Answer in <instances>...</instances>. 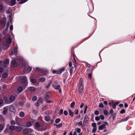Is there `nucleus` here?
<instances>
[{
	"label": "nucleus",
	"instance_id": "30",
	"mask_svg": "<svg viewBox=\"0 0 135 135\" xmlns=\"http://www.w3.org/2000/svg\"><path fill=\"white\" fill-rule=\"evenodd\" d=\"M7 43L10 44L12 42L11 39L10 38H8L7 40Z\"/></svg>",
	"mask_w": 135,
	"mask_h": 135
},
{
	"label": "nucleus",
	"instance_id": "1",
	"mask_svg": "<svg viewBox=\"0 0 135 135\" xmlns=\"http://www.w3.org/2000/svg\"><path fill=\"white\" fill-rule=\"evenodd\" d=\"M17 60L20 64L23 66H24L26 64V62L25 60L21 57H19L17 58Z\"/></svg>",
	"mask_w": 135,
	"mask_h": 135
},
{
	"label": "nucleus",
	"instance_id": "47",
	"mask_svg": "<svg viewBox=\"0 0 135 135\" xmlns=\"http://www.w3.org/2000/svg\"><path fill=\"white\" fill-rule=\"evenodd\" d=\"M3 105V101L2 99H0V107Z\"/></svg>",
	"mask_w": 135,
	"mask_h": 135
},
{
	"label": "nucleus",
	"instance_id": "14",
	"mask_svg": "<svg viewBox=\"0 0 135 135\" xmlns=\"http://www.w3.org/2000/svg\"><path fill=\"white\" fill-rule=\"evenodd\" d=\"M8 110V108L7 107H4V108L3 110V114L4 115H5L7 112Z\"/></svg>",
	"mask_w": 135,
	"mask_h": 135
},
{
	"label": "nucleus",
	"instance_id": "5",
	"mask_svg": "<svg viewBox=\"0 0 135 135\" xmlns=\"http://www.w3.org/2000/svg\"><path fill=\"white\" fill-rule=\"evenodd\" d=\"M83 82L81 81L79 89V93L81 94L83 93Z\"/></svg>",
	"mask_w": 135,
	"mask_h": 135
},
{
	"label": "nucleus",
	"instance_id": "28",
	"mask_svg": "<svg viewBox=\"0 0 135 135\" xmlns=\"http://www.w3.org/2000/svg\"><path fill=\"white\" fill-rule=\"evenodd\" d=\"M8 74L7 73H3L2 75V77L4 78H6L7 77Z\"/></svg>",
	"mask_w": 135,
	"mask_h": 135
},
{
	"label": "nucleus",
	"instance_id": "17",
	"mask_svg": "<svg viewBox=\"0 0 135 135\" xmlns=\"http://www.w3.org/2000/svg\"><path fill=\"white\" fill-rule=\"evenodd\" d=\"M31 79L30 80L31 82L32 83H36V80L35 79L32 78V77L31 76Z\"/></svg>",
	"mask_w": 135,
	"mask_h": 135
},
{
	"label": "nucleus",
	"instance_id": "7",
	"mask_svg": "<svg viewBox=\"0 0 135 135\" xmlns=\"http://www.w3.org/2000/svg\"><path fill=\"white\" fill-rule=\"evenodd\" d=\"M7 19L6 18L3 17L1 20H0V23L2 25L4 26L6 22Z\"/></svg>",
	"mask_w": 135,
	"mask_h": 135
},
{
	"label": "nucleus",
	"instance_id": "2",
	"mask_svg": "<svg viewBox=\"0 0 135 135\" xmlns=\"http://www.w3.org/2000/svg\"><path fill=\"white\" fill-rule=\"evenodd\" d=\"M106 125L108 126H109L108 123L106 122H103V124L99 126L98 129L99 130H102L106 128L105 126Z\"/></svg>",
	"mask_w": 135,
	"mask_h": 135
},
{
	"label": "nucleus",
	"instance_id": "43",
	"mask_svg": "<svg viewBox=\"0 0 135 135\" xmlns=\"http://www.w3.org/2000/svg\"><path fill=\"white\" fill-rule=\"evenodd\" d=\"M84 108L85 109H84V114H85L86 113V112L87 109L88 108V106L86 105H85V106Z\"/></svg>",
	"mask_w": 135,
	"mask_h": 135
},
{
	"label": "nucleus",
	"instance_id": "12",
	"mask_svg": "<svg viewBox=\"0 0 135 135\" xmlns=\"http://www.w3.org/2000/svg\"><path fill=\"white\" fill-rule=\"evenodd\" d=\"M27 89L28 91L33 92L35 91V88L34 87L31 86L29 87Z\"/></svg>",
	"mask_w": 135,
	"mask_h": 135
},
{
	"label": "nucleus",
	"instance_id": "22",
	"mask_svg": "<svg viewBox=\"0 0 135 135\" xmlns=\"http://www.w3.org/2000/svg\"><path fill=\"white\" fill-rule=\"evenodd\" d=\"M69 114L71 117L73 116V113L70 109L69 110Z\"/></svg>",
	"mask_w": 135,
	"mask_h": 135
},
{
	"label": "nucleus",
	"instance_id": "62",
	"mask_svg": "<svg viewBox=\"0 0 135 135\" xmlns=\"http://www.w3.org/2000/svg\"><path fill=\"white\" fill-rule=\"evenodd\" d=\"M116 105H115V104H114L113 103V104L112 105V107H113V108L114 109H115L116 108Z\"/></svg>",
	"mask_w": 135,
	"mask_h": 135
},
{
	"label": "nucleus",
	"instance_id": "39",
	"mask_svg": "<svg viewBox=\"0 0 135 135\" xmlns=\"http://www.w3.org/2000/svg\"><path fill=\"white\" fill-rule=\"evenodd\" d=\"M32 70V68L31 67H29L28 68L27 70V71L29 73Z\"/></svg>",
	"mask_w": 135,
	"mask_h": 135
},
{
	"label": "nucleus",
	"instance_id": "59",
	"mask_svg": "<svg viewBox=\"0 0 135 135\" xmlns=\"http://www.w3.org/2000/svg\"><path fill=\"white\" fill-rule=\"evenodd\" d=\"M3 8V5L2 4H0V10H2Z\"/></svg>",
	"mask_w": 135,
	"mask_h": 135
},
{
	"label": "nucleus",
	"instance_id": "55",
	"mask_svg": "<svg viewBox=\"0 0 135 135\" xmlns=\"http://www.w3.org/2000/svg\"><path fill=\"white\" fill-rule=\"evenodd\" d=\"M100 117L101 119L103 120L104 119V117L103 115H100Z\"/></svg>",
	"mask_w": 135,
	"mask_h": 135
},
{
	"label": "nucleus",
	"instance_id": "33",
	"mask_svg": "<svg viewBox=\"0 0 135 135\" xmlns=\"http://www.w3.org/2000/svg\"><path fill=\"white\" fill-rule=\"evenodd\" d=\"M75 131L78 133H79L81 132V129L79 128H76L75 129Z\"/></svg>",
	"mask_w": 135,
	"mask_h": 135
},
{
	"label": "nucleus",
	"instance_id": "16",
	"mask_svg": "<svg viewBox=\"0 0 135 135\" xmlns=\"http://www.w3.org/2000/svg\"><path fill=\"white\" fill-rule=\"evenodd\" d=\"M29 133V131L28 129H25L23 131V133L24 134H27Z\"/></svg>",
	"mask_w": 135,
	"mask_h": 135
},
{
	"label": "nucleus",
	"instance_id": "54",
	"mask_svg": "<svg viewBox=\"0 0 135 135\" xmlns=\"http://www.w3.org/2000/svg\"><path fill=\"white\" fill-rule=\"evenodd\" d=\"M79 110L78 109L75 110L74 111V113L75 114H77L78 113Z\"/></svg>",
	"mask_w": 135,
	"mask_h": 135
},
{
	"label": "nucleus",
	"instance_id": "32",
	"mask_svg": "<svg viewBox=\"0 0 135 135\" xmlns=\"http://www.w3.org/2000/svg\"><path fill=\"white\" fill-rule=\"evenodd\" d=\"M88 119V118L87 115H85L84 119V122L87 121Z\"/></svg>",
	"mask_w": 135,
	"mask_h": 135
},
{
	"label": "nucleus",
	"instance_id": "19",
	"mask_svg": "<svg viewBox=\"0 0 135 135\" xmlns=\"http://www.w3.org/2000/svg\"><path fill=\"white\" fill-rule=\"evenodd\" d=\"M52 73L54 74H61L62 73V71H56V70H54L53 71Z\"/></svg>",
	"mask_w": 135,
	"mask_h": 135
},
{
	"label": "nucleus",
	"instance_id": "26",
	"mask_svg": "<svg viewBox=\"0 0 135 135\" xmlns=\"http://www.w3.org/2000/svg\"><path fill=\"white\" fill-rule=\"evenodd\" d=\"M23 90V88L22 87L20 86L18 88V91L20 92H21Z\"/></svg>",
	"mask_w": 135,
	"mask_h": 135
},
{
	"label": "nucleus",
	"instance_id": "35",
	"mask_svg": "<svg viewBox=\"0 0 135 135\" xmlns=\"http://www.w3.org/2000/svg\"><path fill=\"white\" fill-rule=\"evenodd\" d=\"M4 127L1 124L0 125V132H1L4 129Z\"/></svg>",
	"mask_w": 135,
	"mask_h": 135
},
{
	"label": "nucleus",
	"instance_id": "27",
	"mask_svg": "<svg viewBox=\"0 0 135 135\" xmlns=\"http://www.w3.org/2000/svg\"><path fill=\"white\" fill-rule=\"evenodd\" d=\"M25 113L24 112H20L19 114L20 116L21 117H23L24 116Z\"/></svg>",
	"mask_w": 135,
	"mask_h": 135
},
{
	"label": "nucleus",
	"instance_id": "42",
	"mask_svg": "<svg viewBox=\"0 0 135 135\" xmlns=\"http://www.w3.org/2000/svg\"><path fill=\"white\" fill-rule=\"evenodd\" d=\"M26 1V0H21L20 2L19 3L21 4L23 3Z\"/></svg>",
	"mask_w": 135,
	"mask_h": 135
},
{
	"label": "nucleus",
	"instance_id": "57",
	"mask_svg": "<svg viewBox=\"0 0 135 135\" xmlns=\"http://www.w3.org/2000/svg\"><path fill=\"white\" fill-rule=\"evenodd\" d=\"M64 114L65 115H66L68 114V112L66 110H65L64 112Z\"/></svg>",
	"mask_w": 135,
	"mask_h": 135
},
{
	"label": "nucleus",
	"instance_id": "58",
	"mask_svg": "<svg viewBox=\"0 0 135 135\" xmlns=\"http://www.w3.org/2000/svg\"><path fill=\"white\" fill-rule=\"evenodd\" d=\"M63 109H61L60 110V113H59L60 115H61V114H63Z\"/></svg>",
	"mask_w": 135,
	"mask_h": 135
},
{
	"label": "nucleus",
	"instance_id": "20",
	"mask_svg": "<svg viewBox=\"0 0 135 135\" xmlns=\"http://www.w3.org/2000/svg\"><path fill=\"white\" fill-rule=\"evenodd\" d=\"M40 124L38 122H36L35 124V126L36 128H38L40 127Z\"/></svg>",
	"mask_w": 135,
	"mask_h": 135
},
{
	"label": "nucleus",
	"instance_id": "34",
	"mask_svg": "<svg viewBox=\"0 0 135 135\" xmlns=\"http://www.w3.org/2000/svg\"><path fill=\"white\" fill-rule=\"evenodd\" d=\"M73 70V67H71L70 69V75L72 73Z\"/></svg>",
	"mask_w": 135,
	"mask_h": 135
},
{
	"label": "nucleus",
	"instance_id": "40",
	"mask_svg": "<svg viewBox=\"0 0 135 135\" xmlns=\"http://www.w3.org/2000/svg\"><path fill=\"white\" fill-rule=\"evenodd\" d=\"M42 73L46 75L48 73V72L46 70H44L42 71Z\"/></svg>",
	"mask_w": 135,
	"mask_h": 135
},
{
	"label": "nucleus",
	"instance_id": "8",
	"mask_svg": "<svg viewBox=\"0 0 135 135\" xmlns=\"http://www.w3.org/2000/svg\"><path fill=\"white\" fill-rule=\"evenodd\" d=\"M53 88L55 89H59V92L60 93H61V89H60V86L59 85H52Z\"/></svg>",
	"mask_w": 135,
	"mask_h": 135
},
{
	"label": "nucleus",
	"instance_id": "29",
	"mask_svg": "<svg viewBox=\"0 0 135 135\" xmlns=\"http://www.w3.org/2000/svg\"><path fill=\"white\" fill-rule=\"evenodd\" d=\"M54 125H56L57 128H60L62 126V124L61 123H60L58 124H54Z\"/></svg>",
	"mask_w": 135,
	"mask_h": 135
},
{
	"label": "nucleus",
	"instance_id": "52",
	"mask_svg": "<svg viewBox=\"0 0 135 135\" xmlns=\"http://www.w3.org/2000/svg\"><path fill=\"white\" fill-rule=\"evenodd\" d=\"M45 101L47 103H50L52 102V101L47 99L45 100Z\"/></svg>",
	"mask_w": 135,
	"mask_h": 135
},
{
	"label": "nucleus",
	"instance_id": "31",
	"mask_svg": "<svg viewBox=\"0 0 135 135\" xmlns=\"http://www.w3.org/2000/svg\"><path fill=\"white\" fill-rule=\"evenodd\" d=\"M45 78L42 77L40 79L39 81L41 82H42L44 81H45Z\"/></svg>",
	"mask_w": 135,
	"mask_h": 135
},
{
	"label": "nucleus",
	"instance_id": "24",
	"mask_svg": "<svg viewBox=\"0 0 135 135\" xmlns=\"http://www.w3.org/2000/svg\"><path fill=\"white\" fill-rule=\"evenodd\" d=\"M51 82L50 81L49 82L46 86V89H48L50 86L51 84Z\"/></svg>",
	"mask_w": 135,
	"mask_h": 135
},
{
	"label": "nucleus",
	"instance_id": "15",
	"mask_svg": "<svg viewBox=\"0 0 135 135\" xmlns=\"http://www.w3.org/2000/svg\"><path fill=\"white\" fill-rule=\"evenodd\" d=\"M16 127L15 126L11 125L9 127V129L11 131H13L15 129Z\"/></svg>",
	"mask_w": 135,
	"mask_h": 135
},
{
	"label": "nucleus",
	"instance_id": "50",
	"mask_svg": "<svg viewBox=\"0 0 135 135\" xmlns=\"http://www.w3.org/2000/svg\"><path fill=\"white\" fill-rule=\"evenodd\" d=\"M99 107H101L102 108H103L104 107L102 103H100V104L99 105Z\"/></svg>",
	"mask_w": 135,
	"mask_h": 135
},
{
	"label": "nucleus",
	"instance_id": "23",
	"mask_svg": "<svg viewBox=\"0 0 135 135\" xmlns=\"http://www.w3.org/2000/svg\"><path fill=\"white\" fill-rule=\"evenodd\" d=\"M37 101L39 103H42L43 102V99L42 98H39L38 99Z\"/></svg>",
	"mask_w": 135,
	"mask_h": 135
},
{
	"label": "nucleus",
	"instance_id": "37",
	"mask_svg": "<svg viewBox=\"0 0 135 135\" xmlns=\"http://www.w3.org/2000/svg\"><path fill=\"white\" fill-rule=\"evenodd\" d=\"M103 113L104 114L106 115H108L109 114L108 112L107 111V110H104Z\"/></svg>",
	"mask_w": 135,
	"mask_h": 135
},
{
	"label": "nucleus",
	"instance_id": "46",
	"mask_svg": "<svg viewBox=\"0 0 135 135\" xmlns=\"http://www.w3.org/2000/svg\"><path fill=\"white\" fill-rule=\"evenodd\" d=\"M9 130L8 129H6L4 131V134H6L8 132Z\"/></svg>",
	"mask_w": 135,
	"mask_h": 135
},
{
	"label": "nucleus",
	"instance_id": "10",
	"mask_svg": "<svg viewBox=\"0 0 135 135\" xmlns=\"http://www.w3.org/2000/svg\"><path fill=\"white\" fill-rule=\"evenodd\" d=\"M27 79L26 77L23 76L21 79V82L22 83H25L27 81Z\"/></svg>",
	"mask_w": 135,
	"mask_h": 135
},
{
	"label": "nucleus",
	"instance_id": "49",
	"mask_svg": "<svg viewBox=\"0 0 135 135\" xmlns=\"http://www.w3.org/2000/svg\"><path fill=\"white\" fill-rule=\"evenodd\" d=\"M3 71V68L2 67H0V73H2Z\"/></svg>",
	"mask_w": 135,
	"mask_h": 135
},
{
	"label": "nucleus",
	"instance_id": "9",
	"mask_svg": "<svg viewBox=\"0 0 135 135\" xmlns=\"http://www.w3.org/2000/svg\"><path fill=\"white\" fill-rule=\"evenodd\" d=\"M9 110L13 112H15L16 111V109L15 107L13 105H11L9 108Z\"/></svg>",
	"mask_w": 135,
	"mask_h": 135
},
{
	"label": "nucleus",
	"instance_id": "63",
	"mask_svg": "<svg viewBox=\"0 0 135 135\" xmlns=\"http://www.w3.org/2000/svg\"><path fill=\"white\" fill-rule=\"evenodd\" d=\"M91 77V74L90 73L88 75V78L90 79Z\"/></svg>",
	"mask_w": 135,
	"mask_h": 135
},
{
	"label": "nucleus",
	"instance_id": "64",
	"mask_svg": "<svg viewBox=\"0 0 135 135\" xmlns=\"http://www.w3.org/2000/svg\"><path fill=\"white\" fill-rule=\"evenodd\" d=\"M39 103L37 101V102H36L35 104V105L37 107H38L39 106Z\"/></svg>",
	"mask_w": 135,
	"mask_h": 135
},
{
	"label": "nucleus",
	"instance_id": "11",
	"mask_svg": "<svg viewBox=\"0 0 135 135\" xmlns=\"http://www.w3.org/2000/svg\"><path fill=\"white\" fill-rule=\"evenodd\" d=\"M51 97V94L50 93L48 92L45 94L44 96V98L46 99H48Z\"/></svg>",
	"mask_w": 135,
	"mask_h": 135
},
{
	"label": "nucleus",
	"instance_id": "38",
	"mask_svg": "<svg viewBox=\"0 0 135 135\" xmlns=\"http://www.w3.org/2000/svg\"><path fill=\"white\" fill-rule=\"evenodd\" d=\"M97 130V127H93L92 130V133H94Z\"/></svg>",
	"mask_w": 135,
	"mask_h": 135
},
{
	"label": "nucleus",
	"instance_id": "6",
	"mask_svg": "<svg viewBox=\"0 0 135 135\" xmlns=\"http://www.w3.org/2000/svg\"><path fill=\"white\" fill-rule=\"evenodd\" d=\"M11 63L12 66L14 67H16L18 65V63L17 62L16 60L14 59H13L12 60Z\"/></svg>",
	"mask_w": 135,
	"mask_h": 135
},
{
	"label": "nucleus",
	"instance_id": "13",
	"mask_svg": "<svg viewBox=\"0 0 135 135\" xmlns=\"http://www.w3.org/2000/svg\"><path fill=\"white\" fill-rule=\"evenodd\" d=\"M15 130L17 132H20L22 130V128L20 126L16 127Z\"/></svg>",
	"mask_w": 135,
	"mask_h": 135
},
{
	"label": "nucleus",
	"instance_id": "25",
	"mask_svg": "<svg viewBox=\"0 0 135 135\" xmlns=\"http://www.w3.org/2000/svg\"><path fill=\"white\" fill-rule=\"evenodd\" d=\"M45 120L47 121H48L50 120V117L48 116H46L45 118Z\"/></svg>",
	"mask_w": 135,
	"mask_h": 135
},
{
	"label": "nucleus",
	"instance_id": "4",
	"mask_svg": "<svg viewBox=\"0 0 135 135\" xmlns=\"http://www.w3.org/2000/svg\"><path fill=\"white\" fill-rule=\"evenodd\" d=\"M9 60L8 59H6L4 60L3 62V67L4 68H6L9 65Z\"/></svg>",
	"mask_w": 135,
	"mask_h": 135
},
{
	"label": "nucleus",
	"instance_id": "51",
	"mask_svg": "<svg viewBox=\"0 0 135 135\" xmlns=\"http://www.w3.org/2000/svg\"><path fill=\"white\" fill-rule=\"evenodd\" d=\"M125 112V110L124 109H122V110L120 112V113L121 114H123Z\"/></svg>",
	"mask_w": 135,
	"mask_h": 135
},
{
	"label": "nucleus",
	"instance_id": "45",
	"mask_svg": "<svg viewBox=\"0 0 135 135\" xmlns=\"http://www.w3.org/2000/svg\"><path fill=\"white\" fill-rule=\"evenodd\" d=\"M60 121V118H57L56 119L55 121V123H59Z\"/></svg>",
	"mask_w": 135,
	"mask_h": 135
},
{
	"label": "nucleus",
	"instance_id": "21",
	"mask_svg": "<svg viewBox=\"0 0 135 135\" xmlns=\"http://www.w3.org/2000/svg\"><path fill=\"white\" fill-rule=\"evenodd\" d=\"M16 3V1L15 0H12L11 1V4L10 5L11 6H12L15 4Z\"/></svg>",
	"mask_w": 135,
	"mask_h": 135
},
{
	"label": "nucleus",
	"instance_id": "48",
	"mask_svg": "<svg viewBox=\"0 0 135 135\" xmlns=\"http://www.w3.org/2000/svg\"><path fill=\"white\" fill-rule=\"evenodd\" d=\"M73 56L74 57V59L73 60V62L74 64H76V62L74 56V55H73Z\"/></svg>",
	"mask_w": 135,
	"mask_h": 135
},
{
	"label": "nucleus",
	"instance_id": "41",
	"mask_svg": "<svg viewBox=\"0 0 135 135\" xmlns=\"http://www.w3.org/2000/svg\"><path fill=\"white\" fill-rule=\"evenodd\" d=\"M75 105V103L74 102H73L71 104L70 107L71 108H73Z\"/></svg>",
	"mask_w": 135,
	"mask_h": 135
},
{
	"label": "nucleus",
	"instance_id": "56",
	"mask_svg": "<svg viewBox=\"0 0 135 135\" xmlns=\"http://www.w3.org/2000/svg\"><path fill=\"white\" fill-rule=\"evenodd\" d=\"M96 123H92V125L93 127H96Z\"/></svg>",
	"mask_w": 135,
	"mask_h": 135
},
{
	"label": "nucleus",
	"instance_id": "44",
	"mask_svg": "<svg viewBox=\"0 0 135 135\" xmlns=\"http://www.w3.org/2000/svg\"><path fill=\"white\" fill-rule=\"evenodd\" d=\"M10 123L12 125H15V122L13 120H11L10 122Z\"/></svg>",
	"mask_w": 135,
	"mask_h": 135
},
{
	"label": "nucleus",
	"instance_id": "60",
	"mask_svg": "<svg viewBox=\"0 0 135 135\" xmlns=\"http://www.w3.org/2000/svg\"><path fill=\"white\" fill-rule=\"evenodd\" d=\"M94 114L96 115H98L99 114L98 111L97 110L95 111L94 112Z\"/></svg>",
	"mask_w": 135,
	"mask_h": 135
},
{
	"label": "nucleus",
	"instance_id": "61",
	"mask_svg": "<svg viewBox=\"0 0 135 135\" xmlns=\"http://www.w3.org/2000/svg\"><path fill=\"white\" fill-rule=\"evenodd\" d=\"M9 53L10 55H12L13 54L14 51H10Z\"/></svg>",
	"mask_w": 135,
	"mask_h": 135
},
{
	"label": "nucleus",
	"instance_id": "3",
	"mask_svg": "<svg viewBox=\"0 0 135 135\" xmlns=\"http://www.w3.org/2000/svg\"><path fill=\"white\" fill-rule=\"evenodd\" d=\"M15 97L13 96H11L9 98V101H8L7 99L6 100H5V102L6 103L9 104L15 100Z\"/></svg>",
	"mask_w": 135,
	"mask_h": 135
},
{
	"label": "nucleus",
	"instance_id": "53",
	"mask_svg": "<svg viewBox=\"0 0 135 135\" xmlns=\"http://www.w3.org/2000/svg\"><path fill=\"white\" fill-rule=\"evenodd\" d=\"M95 119L96 120L98 121L100 119V118L98 116H97L95 117Z\"/></svg>",
	"mask_w": 135,
	"mask_h": 135
},
{
	"label": "nucleus",
	"instance_id": "36",
	"mask_svg": "<svg viewBox=\"0 0 135 135\" xmlns=\"http://www.w3.org/2000/svg\"><path fill=\"white\" fill-rule=\"evenodd\" d=\"M37 99V97L36 96H33L32 99V100L33 101H35Z\"/></svg>",
	"mask_w": 135,
	"mask_h": 135
},
{
	"label": "nucleus",
	"instance_id": "18",
	"mask_svg": "<svg viewBox=\"0 0 135 135\" xmlns=\"http://www.w3.org/2000/svg\"><path fill=\"white\" fill-rule=\"evenodd\" d=\"M32 125V123L31 122H29L27 123L26 126L27 127H30Z\"/></svg>",
	"mask_w": 135,
	"mask_h": 135
}]
</instances>
